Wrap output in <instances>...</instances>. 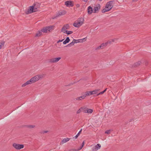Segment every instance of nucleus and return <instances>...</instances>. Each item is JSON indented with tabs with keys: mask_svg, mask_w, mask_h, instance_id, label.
<instances>
[{
	"mask_svg": "<svg viewBox=\"0 0 151 151\" xmlns=\"http://www.w3.org/2000/svg\"><path fill=\"white\" fill-rule=\"evenodd\" d=\"M61 58L60 57L52 58L49 60V62L52 63H56L58 62Z\"/></svg>",
	"mask_w": 151,
	"mask_h": 151,
	"instance_id": "7",
	"label": "nucleus"
},
{
	"mask_svg": "<svg viewBox=\"0 0 151 151\" xmlns=\"http://www.w3.org/2000/svg\"><path fill=\"white\" fill-rule=\"evenodd\" d=\"M37 11V8L34 7L33 6H30L29 9L26 12V13L27 14H28L32 12H36Z\"/></svg>",
	"mask_w": 151,
	"mask_h": 151,
	"instance_id": "4",
	"label": "nucleus"
},
{
	"mask_svg": "<svg viewBox=\"0 0 151 151\" xmlns=\"http://www.w3.org/2000/svg\"><path fill=\"white\" fill-rule=\"evenodd\" d=\"M66 12L65 10H61L59 11L57 14V16L63 15L66 14Z\"/></svg>",
	"mask_w": 151,
	"mask_h": 151,
	"instance_id": "13",
	"label": "nucleus"
},
{
	"mask_svg": "<svg viewBox=\"0 0 151 151\" xmlns=\"http://www.w3.org/2000/svg\"><path fill=\"white\" fill-rule=\"evenodd\" d=\"M138 63H139V64H140V63H141V62H138Z\"/></svg>",
	"mask_w": 151,
	"mask_h": 151,
	"instance_id": "41",
	"label": "nucleus"
},
{
	"mask_svg": "<svg viewBox=\"0 0 151 151\" xmlns=\"http://www.w3.org/2000/svg\"><path fill=\"white\" fill-rule=\"evenodd\" d=\"M44 76V74H39L36 75L30 79L32 83L37 81L43 77Z\"/></svg>",
	"mask_w": 151,
	"mask_h": 151,
	"instance_id": "3",
	"label": "nucleus"
},
{
	"mask_svg": "<svg viewBox=\"0 0 151 151\" xmlns=\"http://www.w3.org/2000/svg\"><path fill=\"white\" fill-rule=\"evenodd\" d=\"M76 6L77 7H78L80 6V5L78 4H76Z\"/></svg>",
	"mask_w": 151,
	"mask_h": 151,
	"instance_id": "37",
	"label": "nucleus"
},
{
	"mask_svg": "<svg viewBox=\"0 0 151 151\" xmlns=\"http://www.w3.org/2000/svg\"><path fill=\"white\" fill-rule=\"evenodd\" d=\"M88 91H86L84 94L82 96H84V99L85 98L86 96H89V95H88V93H87Z\"/></svg>",
	"mask_w": 151,
	"mask_h": 151,
	"instance_id": "32",
	"label": "nucleus"
},
{
	"mask_svg": "<svg viewBox=\"0 0 151 151\" xmlns=\"http://www.w3.org/2000/svg\"><path fill=\"white\" fill-rule=\"evenodd\" d=\"M99 1H101V0H99Z\"/></svg>",
	"mask_w": 151,
	"mask_h": 151,
	"instance_id": "43",
	"label": "nucleus"
},
{
	"mask_svg": "<svg viewBox=\"0 0 151 151\" xmlns=\"http://www.w3.org/2000/svg\"><path fill=\"white\" fill-rule=\"evenodd\" d=\"M75 43V42L73 41V40L72 42H71L70 43H69V44H68L67 45H66V47H71Z\"/></svg>",
	"mask_w": 151,
	"mask_h": 151,
	"instance_id": "18",
	"label": "nucleus"
},
{
	"mask_svg": "<svg viewBox=\"0 0 151 151\" xmlns=\"http://www.w3.org/2000/svg\"><path fill=\"white\" fill-rule=\"evenodd\" d=\"M4 44V42H0V49L1 48V47L3 46Z\"/></svg>",
	"mask_w": 151,
	"mask_h": 151,
	"instance_id": "33",
	"label": "nucleus"
},
{
	"mask_svg": "<svg viewBox=\"0 0 151 151\" xmlns=\"http://www.w3.org/2000/svg\"><path fill=\"white\" fill-rule=\"evenodd\" d=\"M42 34V32L40 31H38L37 33L36 34V37H39L41 36Z\"/></svg>",
	"mask_w": 151,
	"mask_h": 151,
	"instance_id": "24",
	"label": "nucleus"
},
{
	"mask_svg": "<svg viewBox=\"0 0 151 151\" xmlns=\"http://www.w3.org/2000/svg\"><path fill=\"white\" fill-rule=\"evenodd\" d=\"M69 26L68 24H66L64 25L61 29V32L64 33L65 31H67V29H69Z\"/></svg>",
	"mask_w": 151,
	"mask_h": 151,
	"instance_id": "8",
	"label": "nucleus"
},
{
	"mask_svg": "<svg viewBox=\"0 0 151 151\" xmlns=\"http://www.w3.org/2000/svg\"><path fill=\"white\" fill-rule=\"evenodd\" d=\"M101 147V145L100 144H97L95 146L92 148V150L93 151H96L99 149Z\"/></svg>",
	"mask_w": 151,
	"mask_h": 151,
	"instance_id": "11",
	"label": "nucleus"
},
{
	"mask_svg": "<svg viewBox=\"0 0 151 151\" xmlns=\"http://www.w3.org/2000/svg\"><path fill=\"white\" fill-rule=\"evenodd\" d=\"M114 2V1H113L107 2L105 8L102 10V12L104 13L110 10L113 7Z\"/></svg>",
	"mask_w": 151,
	"mask_h": 151,
	"instance_id": "1",
	"label": "nucleus"
},
{
	"mask_svg": "<svg viewBox=\"0 0 151 151\" xmlns=\"http://www.w3.org/2000/svg\"><path fill=\"white\" fill-rule=\"evenodd\" d=\"M92 12H93V9L90 6L88 7V13L89 14H91Z\"/></svg>",
	"mask_w": 151,
	"mask_h": 151,
	"instance_id": "16",
	"label": "nucleus"
},
{
	"mask_svg": "<svg viewBox=\"0 0 151 151\" xmlns=\"http://www.w3.org/2000/svg\"><path fill=\"white\" fill-rule=\"evenodd\" d=\"M48 132V131H47V130H46V131H44L43 132V133H47Z\"/></svg>",
	"mask_w": 151,
	"mask_h": 151,
	"instance_id": "38",
	"label": "nucleus"
},
{
	"mask_svg": "<svg viewBox=\"0 0 151 151\" xmlns=\"http://www.w3.org/2000/svg\"><path fill=\"white\" fill-rule=\"evenodd\" d=\"M101 8V6L99 4H97L95 5L93 9V13H96L99 12Z\"/></svg>",
	"mask_w": 151,
	"mask_h": 151,
	"instance_id": "6",
	"label": "nucleus"
},
{
	"mask_svg": "<svg viewBox=\"0 0 151 151\" xmlns=\"http://www.w3.org/2000/svg\"><path fill=\"white\" fill-rule=\"evenodd\" d=\"M41 30L42 32H43L44 33L47 32V31H48V30L47 29V27H45L44 28H43Z\"/></svg>",
	"mask_w": 151,
	"mask_h": 151,
	"instance_id": "20",
	"label": "nucleus"
},
{
	"mask_svg": "<svg viewBox=\"0 0 151 151\" xmlns=\"http://www.w3.org/2000/svg\"><path fill=\"white\" fill-rule=\"evenodd\" d=\"M27 127L31 129L34 128L35 127V126L34 125H28Z\"/></svg>",
	"mask_w": 151,
	"mask_h": 151,
	"instance_id": "29",
	"label": "nucleus"
},
{
	"mask_svg": "<svg viewBox=\"0 0 151 151\" xmlns=\"http://www.w3.org/2000/svg\"><path fill=\"white\" fill-rule=\"evenodd\" d=\"M73 33V32L72 31H66L64 33H66L68 35L71 34Z\"/></svg>",
	"mask_w": 151,
	"mask_h": 151,
	"instance_id": "26",
	"label": "nucleus"
},
{
	"mask_svg": "<svg viewBox=\"0 0 151 151\" xmlns=\"http://www.w3.org/2000/svg\"><path fill=\"white\" fill-rule=\"evenodd\" d=\"M70 41V40L69 38V37H68L66 38L65 40L63 42V43L64 44H66L67 43L69 42Z\"/></svg>",
	"mask_w": 151,
	"mask_h": 151,
	"instance_id": "19",
	"label": "nucleus"
},
{
	"mask_svg": "<svg viewBox=\"0 0 151 151\" xmlns=\"http://www.w3.org/2000/svg\"><path fill=\"white\" fill-rule=\"evenodd\" d=\"M70 139L68 138H64L62 140V142L63 143H65L68 141Z\"/></svg>",
	"mask_w": 151,
	"mask_h": 151,
	"instance_id": "25",
	"label": "nucleus"
},
{
	"mask_svg": "<svg viewBox=\"0 0 151 151\" xmlns=\"http://www.w3.org/2000/svg\"><path fill=\"white\" fill-rule=\"evenodd\" d=\"M108 44H109V43H108V41L106 42L102 43L100 45L101 47V49H103L104 47L106 46Z\"/></svg>",
	"mask_w": 151,
	"mask_h": 151,
	"instance_id": "21",
	"label": "nucleus"
},
{
	"mask_svg": "<svg viewBox=\"0 0 151 151\" xmlns=\"http://www.w3.org/2000/svg\"><path fill=\"white\" fill-rule=\"evenodd\" d=\"M54 26H51L47 27L48 31H50V30H52L54 27Z\"/></svg>",
	"mask_w": 151,
	"mask_h": 151,
	"instance_id": "23",
	"label": "nucleus"
},
{
	"mask_svg": "<svg viewBox=\"0 0 151 151\" xmlns=\"http://www.w3.org/2000/svg\"><path fill=\"white\" fill-rule=\"evenodd\" d=\"M63 40H64L63 39L62 40H59L57 42V43H58L59 42H62Z\"/></svg>",
	"mask_w": 151,
	"mask_h": 151,
	"instance_id": "36",
	"label": "nucleus"
},
{
	"mask_svg": "<svg viewBox=\"0 0 151 151\" xmlns=\"http://www.w3.org/2000/svg\"><path fill=\"white\" fill-rule=\"evenodd\" d=\"M65 4L67 6H73L72 2L70 1H65Z\"/></svg>",
	"mask_w": 151,
	"mask_h": 151,
	"instance_id": "12",
	"label": "nucleus"
},
{
	"mask_svg": "<svg viewBox=\"0 0 151 151\" xmlns=\"http://www.w3.org/2000/svg\"><path fill=\"white\" fill-rule=\"evenodd\" d=\"M52 19H55V18H54H54H53H53H52Z\"/></svg>",
	"mask_w": 151,
	"mask_h": 151,
	"instance_id": "42",
	"label": "nucleus"
},
{
	"mask_svg": "<svg viewBox=\"0 0 151 151\" xmlns=\"http://www.w3.org/2000/svg\"><path fill=\"white\" fill-rule=\"evenodd\" d=\"M13 146L16 149L20 150L24 147L23 145L19 144L14 143L13 144Z\"/></svg>",
	"mask_w": 151,
	"mask_h": 151,
	"instance_id": "5",
	"label": "nucleus"
},
{
	"mask_svg": "<svg viewBox=\"0 0 151 151\" xmlns=\"http://www.w3.org/2000/svg\"><path fill=\"white\" fill-rule=\"evenodd\" d=\"M82 111L84 113H91L93 112V110L90 109H88L86 108H84L82 109Z\"/></svg>",
	"mask_w": 151,
	"mask_h": 151,
	"instance_id": "9",
	"label": "nucleus"
},
{
	"mask_svg": "<svg viewBox=\"0 0 151 151\" xmlns=\"http://www.w3.org/2000/svg\"><path fill=\"white\" fill-rule=\"evenodd\" d=\"M118 40L117 38H114L111 40L108 41V43H109V44H112V42H116Z\"/></svg>",
	"mask_w": 151,
	"mask_h": 151,
	"instance_id": "17",
	"label": "nucleus"
},
{
	"mask_svg": "<svg viewBox=\"0 0 151 151\" xmlns=\"http://www.w3.org/2000/svg\"><path fill=\"white\" fill-rule=\"evenodd\" d=\"M84 144V141H83V142H82L80 147L77 150H76V151H78V150H81L83 148V147Z\"/></svg>",
	"mask_w": 151,
	"mask_h": 151,
	"instance_id": "28",
	"label": "nucleus"
},
{
	"mask_svg": "<svg viewBox=\"0 0 151 151\" xmlns=\"http://www.w3.org/2000/svg\"><path fill=\"white\" fill-rule=\"evenodd\" d=\"M84 96H81L80 97H78L76 98V100H81L82 99H84Z\"/></svg>",
	"mask_w": 151,
	"mask_h": 151,
	"instance_id": "27",
	"label": "nucleus"
},
{
	"mask_svg": "<svg viewBox=\"0 0 151 151\" xmlns=\"http://www.w3.org/2000/svg\"><path fill=\"white\" fill-rule=\"evenodd\" d=\"M84 19L82 18H79L73 24V26L76 27H79L83 23Z\"/></svg>",
	"mask_w": 151,
	"mask_h": 151,
	"instance_id": "2",
	"label": "nucleus"
},
{
	"mask_svg": "<svg viewBox=\"0 0 151 151\" xmlns=\"http://www.w3.org/2000/svg\"><path fill=\"white\" fill-rule=\"evenodd\" d=\"M138 0H132V1L135 2L137 1Z\"/></svg>",
	"mask_w": 151,
	"mask_h": 151,
	"instance_id": "39",
	"label": "nucleus"
},
{
	"mask_svg": "<svg viewBox=\"0 0 151 151\" xmlns=\"http://www.w3.org/2000/svg\"><path fill=\"white\" fill-rule=\"evenodd\" d=\"M101 49V47L100 45L98 47H97L96 48V50H98V49Z\"/></svg>",
	"mask_w": 151,
	"mask_h": 151,
	"instance_id": "35",
	"label": "nucleus"
},
{
	"mask_svg": "<svg viewBox=\"0 0 151 151\" xmlns=\"http://www.w3.org/2000/svg\"><path fill=\"white\" fill-rule=\"evenodd\" d=\"M82 129H81L79 131V132L77 134L75 137H73V139H76L78 137V136L80 135V133H81L82 131Z\"/></svg>",
	"mask_w": 151,
	"mask_h": 151,
	"instance_id": "22",
	"label": "nucleus"
},
{
	"mask_svg": "<svg viewBox=\"0 0 151 151\" xmlns=\"http://www.w3.org/2000/svg\"><path fill=\"white\" fill-rule=\"evenodd\" d=\"M106 88L105 90H104V91H102V92H100V93H98L97 94V96H99V95H100V94H102L103 93H104L106 91Z\"/></svg>",
	"mask_w": 151,
	"mask_h": 151,
	"instance_id": "31",
	"label": "nucleus"
},
{
	"mask_svg": "<svg viewBox=\"0 0 151 151\" xmlns=\"http://www.w3.org/2000/svg\"><path fill=\"white\" fill-rule=\"evenodd\" d=\"M99 90L96 89L93 91H88L87 93L89 96L93 94H95L98 93Z\"/></svg>",
	"mask_w": 151,
	"mask_h": 151,
	"instance_id": "10",
	"label": "nucleus"
},
{
	"mask_svg": "<svg viewBox=\"0 0 151 151\" xmlns=\"http://www.w3.org/2000/svg\"><path fill=\"white\" fill-rule=\"evenodd\" d=\"M32 82L30 80V79L28 81H27V82L24 83L22 84V87H24L25 86H26L28 85L29 84H30L31 83H32Z\"/></svg>",
	"mask_w": 151,
	"mask_h": 151,
	"instance_id": "15",
	"label": "nucleus"
},
{
	"mask_svg": "<svg viewBox=\"0 0 151 151\" xmlns=\"http://www.w3.org/2000/svg\"><path fill=\"white\" fill-rule=\"evenodd\" d=\"M86 40V39L85 38L81 39H73V41H75V43H78V42H82L83 41H85Z\"/></svg>",
	"mask_w": 151,
	"mask_h": 151,
	"instance_id": "14",
	"label": "nucleus"
},
{
	"mask_svg": "<svg viewBox=\"0 0 151 151\" xmlns=\"http://www.w3.org/2000/svg\"><path fill=\"white\" fill-rule=\"evenodd\" d=\"M112 131V130H111V129H109V130H106V131L105 133L106 134H110V133H111V132Z\"/></svg>",
	"mask_w": 151,
	"mask_h": 151,
	"instance_id": "30",
	"label": "nucleus"
},
{
	"mask_svg": "<svg viewBox=\"0 0 151 151\" xmlns=\"http://www.w3.org/2000/svg\"><path fill=\"white\" fill-rule=\"evenodd\" d=\"M83 109V108H81L77 111V114L80 113L81 112V109Z\"/></svg>",
	"mask_w": 151,
	"mask_h": 151,
	"instance_id": "34",
	"label": "nucleus"
},
{
	"mask_svg": "<svg viewBox=\"0 0 151 151\" xmlns=\"http://www.w3.org/2000/svg\"><path fill=\"white\" fill-rule=\"evenodd\" d=\"M83 0L85 2H86L88 1V0Z\"/></svg>",
	"mask_w": 151,
	"mask_h": 151,
	"instance_id": "40",
	"label": "nucleus"
}]
</instances>
